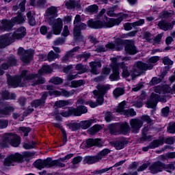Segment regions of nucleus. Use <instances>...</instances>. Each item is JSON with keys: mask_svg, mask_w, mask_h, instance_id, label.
Returning a JSON list of instances; mask_svg holds the SVG:
<instances>
[{"mask_svg": "<svg viewBox=\"0 0 175 175\" xmlns=\"http://www.w3.org/2000/svg\"><path fill=\"white\" fill-rule=\"evenodd\" d=\"M99 129H100V126L99 124H96L91 129V131L93 133H96Z\"/></svg>", "mask_w": 175, "mask_h": 175, "instance_id": "bf43d9fd", "label": "nucleus"}, {"mask_svg": "<svg viewBox=\"0 0 175 175\" xmlns=\"http://www.w3.org/2000/svg\"><path fill=\"white\" fill-rule=\"evenodd\" d=\"M174 16V12L173 11L165 12L163 13V18H166L167 17H172Z\"/></svg>", "mask_w": 175, "mask_h": 175, "instance_id": "8fccbe9b", "label": "nucleus"}, {"mask_svg": "<svg viewBox=\"0 0 175 175\" xmlns=\"http://www.w3.org/2000/svg\"><path fill=\"white\" fill-rule=\"evenodd\" d=\"M163 169H165L168 173H172L174 170L175 166L173 164L164 165L161 162H157L150 167V170L153 174L159 173V172H162Z\"/></svg>", "mask_w": 175, "mask_h": 175, "instance_id": "9d476101", "label": "nucleus"}, {"mask_svg": "<svg viewBox=\"0 0 175 175\" xmlns=\"http://www.w3.org/2000/svg\"><path fill=\"white\" fill-rule=\"evenodd\" d=\"M65 3L68 9H73L75 8H78V9H80V8H81L80 3L74 0H68L66 1Z\"/></svg>", "mask_w": 175, "mask_h": 175, "instance_id": "bb28decb", "label": "nucleus"}, {"mask_svg": "<svg viewBox=\"0 0 175 175\" xmlns=\"http://www.w3.org/2000/svg\"><path fill=\"white\" fill-rule=\"evenodd\" d=\"M83 105H85V102L81 98L77 102V109H72L71 111L73 112L74 116H80L81 114H84L88 111L87 107H83Z\"/></svg>", "mask_w": 175, "mask_h": 175, "instance_id": "dca6fc26", "label": "nucleus"}, {"mask_svg": "<svg viewBox=\"0 0 175 175\" xmlns=\"http://www.w3.org/2000/svg\"><path fill=\"white\" fill-rule=\"evenodd\" d=\"M113 73L109 76V80L111 81H117L120 80V68L122 69L123 77H129L131 74L128 72V67L124 64H120L121 61H129V57L122 58L121 57H113L111 59Z\"/></svg>", "mask_w": 175, "mask_h": 175, "instance_id": "f257e3e1", "label": "nucleus"}, {"mask_svg": "<svg viewBox=\"0 0 175 175\" xmlns=\"http://www.w3.org/2000/svg\"><path fill=\"white\" fill-rule=\"evenodd\" d=\"M126 103L125 101H122L120 103L118 106L116 107V113H119L120 114H123L126 117H133L136 115V111L133 109H126L125 106Z\"/></svg>", "mask_w": 175, "mask_h": 175, "instance_id": "ddd939ff", "label": "nucleus"}, {"mask_svg": "<svg viewBox=\"0 0 175 175\" xmlns=\"http://www.w3.org/2000/svg\"><path fill=\"white\" fill-rule=\"evenodd\" d=\"M96 88L97 90H94L93 94L97 98V103L92 101L85 103V105H89V106L92 108L100 106V105L103 103V95H105V94H106V92H107V91L111 88V86L110 85H98Z\"/></svg>", "mask_w": 175, "mask_h": 175, "instance_id": "0eeeda50", "label": "nucleus"}, {"mask_svg": "<svg viewBox=\"0 0 175 175\" xmlns=\"http://www.w3.org/2000/svg\"><path fill=\"white\" fill-rule=\"evenodd\" d=\"M51 83H53V84H61V83H62V79L59 77H53L52 79H51L50 80Z\"/></svg>", "mask_w": 175, "mask_h": 175, "instance_id": "a19ab883", "label": "nucleus"}, {"mask_svg": "<svg viewBox=\"0 0 175 175\" xmlns=\"http://www.w3.org/2000/svg\"><path fill=\"white\" fill-rule=\"evenodd\" d=\"M121 95H124V90L122 88H116L113 90V96L115 98H118V96H121Z\"/></svg>", "mask_w": 175, "mask_h": 175, "instance_id": "4c0bfd02", "label": "nucleus"}, {"mask_svg": "<svg viewBox=\"0 0 175 175\" xmlns=\"http://www.w3.org/2000/svg\"><path fill=\"white\" fill-rule=\"evenodd\" d=\"M161 113H162V116H163V117H167V116L169 114V107H166L163 108L161 110Z\"/></svg>", "mask_w": 175, "mask_h": 175, "instance_id": "864d4df0", "label": "nucleus"}, {"mask_svg": "<svg viewBox=\"0 0 175 175\" xmlns=\"http://www.w3.org/2000/svg\"><path fill=\"white\" fill-rule=\"evenodd\" d=\"M105 47L106 49L103 46H100L96 50L98 53H105L106 50H116L117 51H120V50L122 49V42L121 41V39L117 38L115 44L109 42L106 44Z\"/></svg>", "mask_w": 175, "mask_h": 175, "instance_id": "f8f14e48", "label": "nucleus"}, {"mask_svg": "<svg viewBox=\"0 0 175 175\" xmlns=\"http://www.w3.org/2000/svg\"><path fill=\"white\" fill-rule=\"evenodd\" d=\"M109 126L111 135H125L129 131V125L127 123L110 124Z\"/></svg>", "mask_w": 175, "mask_h": 175, "instance_id": "9b49d317", "label": "nucleus"}, {"mask_svg": "<svg viewBox=\"0 0 175 175\" xmlns=\"http://www.w3.org/2000/svg\"><path fill=\"white\" fill-rule=\"evenodd\" d=\"M21 138L17 135L9 133V134H5L4 135V141L5 143H9V144H11L12 147H18L20 146V143Z\"/></svg>", "mask_w": 175, "mask_h": 175, "instance_id": "4468645a", "label": "nucleus"}, {"mask_svg": "<svg viewBox=\"0 0 175 175\" xmlns=\"http://www.w3.org/2000/svg\"><path fill=\"white\" fill-rule=\"evenodd\" d=\"M84 84V81L83 80L79 81H72L71 82V86L74 88H77V87H81Z\"/></svg>", "mask_w": 175, "mask_h": 175, "instance_id": "e433bc0d", "label": "nucleus"}, {"mask_svg": "<svg viewBox=\"0 0 175 175\" xmlns=\"http://www.w3.org/2000/svg\"><path fill=\"white\" fill-rule=\"evenodd\" d=\"M70 158H73V154H67L64 158H61L60 159L62 162H65L66 159H70Z\"/></svg>", "mask_w": 175, "mask_h": 175, "instance_id": "69168bd1", "label": "nucleus"}, {"mask_svg": "<svg viewBox=\"0 0 175 175\" xmlns=\"http://www.w3.org/2000/svg\"><path fill=\"white\" fill-rule=\"evenodd\" d=\"M14 109L12 107H8L5 108V111H0V117H3V116H8L10 111H13Z\"/></svg>", "mask_w": 175, "mask_h": 175, "instance_id": "58836bf2", "label": "nucleus"}, {"mask_svg": "<svg viewBox=\"0 0 175 175\" xmlns=\"http://www.w3.org/2000/svg\"><path fill=\"white\" fill-rule=\"evenodd\" d=\"M142 120L146 121V122H148V124H150V122H151V118H150V116L146 115L142 117Z\"/></svg>", "mask_w": 175, "mask_h": 175, "instance_id": "680f3d73", "label": "nucleus"}, {"mask_svg": "<svg viewBox=\"0 0 175 175\" xmlns=\"http://www.w3.org/2000/svg\"><path fill=\"white\" fill-rule=\"evenodd\" d=\"M8 126V121L0 120V129H3Z\"/></svg>", "mask_w": 175, "mask_h": 175, "instance_id": "0e129e2a", "label": "nucleus"}, {"mask_svg": "<svg viewBox=\"0 0 175 175\" xmlns=\"http://www.w3.org/2000/svg\"><path fill=\"white\" fill-rule=\"evenodd\" d=\"M19 133L24 135V136H28V133L31 132L29 127H20L18 130Z\"/></svg>", "mask_w": 175, "mask_h": 175, "instance_id": "f704fd0d", "label": "nucleus"}, {"mask_svg": "<svg viewBox=\"0 0 175 175\" xmlns=\"http://www.w3.org/2000/svg\"><path fill=\"white\" fill-rule=\"evenodd\" d=\"M159 61V56H152L148 59V64H144L142 62H137L134 64V66L132 70V72L131 76L132 79L140 76V73H142V70H150L154 68V65L152 64H156Z\"/></svg>", "mask_w": 175, "mask_h": 175, "instance_id": "423d86ee", "label": "nucleus"}, {"mask_svg": "<svg viewBox=\"0 0 175 175\" xmlns=\"http://www.w3.org/2000/svg\"><path fill=\"white\" fill-rule=\"evenodd\" d=\"M87 146L88 147H92L93 146H96L97 147H102L103 143L100 139H90L86 142Z\"/></svg>", "mask_w": 175, "mask_h": 175, "instance_id": "b1692460", "label": "nucleus"}, {"mask_svg": "<svg viewBox=\"0 0 175 175\" xmlns=\"http://www.w3.org/2000/svg\"><path fill=\"white\" fill-rule=\"evenodd\" d=\"M46 98H47V93L45 92L42 94L41 99L34 100L31 104V106L33 107H39V106H43L45 103Z\"/></svg>", "mask_w": 175, "mask_h": 175, "instance_id": "4be33fe9", "label": "nucleus"}, {"mask_svg": "<svg viewBox=\"0 0 175 175\" xmlns=\"http://www.w3.org/2000/svg\"><path fill=\"white\" fill-rule=\"evenodd\" d=\"M27 73V71L24 70L22 72L20 77H16L14 78L8 77V83L9 85L14 87V88L17 87H24V85L21 83V81H27V80H32V79H34L35 81L37 80V81L33 83L32 85H38V84H43L44 83V79L38 78V75L28 76Z\"/></svg>", "mask_w": 175, "mask_h": 175, "instance_id": "f03ea898", "label": "nucleus"}, {"mask_svg": "<svg viewBox=\"0 0 175 175\" xmlns=\"http://www.w3.org/2000/svg\"><path fill=\"white\" fill-rule=\"evenodd\" d=\"M162 39V34H159L155 39L154 40V44H157V43H160Z\"/></svg>", "mask_w": 175, "mask_h": 175, "instance_id": "052dcab7", "label": "nucleus"}, {"mask_svg": "<svg viewBox=\"0 0 175 175\" xmlns=\"http://www.w3.org/2000/svg\"><path fill=\"white\" fill-rule=\"evenodd\" d=\"M53 70L49 66H44L42 68L39 70L38 75L42 76V75H46V73H51Z\"/></svg>", "mask_w": 175, "mask_h": 175, "instance_id": "c756f323", "label": "nucleus"}, {"mask_svg": "<svg viewBox=\"0 0 175 175\" xmlns=\"http://www.w3.org/2000/svg\"><path fill=\"white\" fill-rule=\"evenodd\" d=\"M57 8L51 7L47 9L45 14L46 21L49 23V25L52 26V31L54 35H59L61 31H62V19L57 18L54 20L55 17H57Z\"/></svg>", "mask_w": 175, "mask_h": 175, "instance_id": "7ed1b4c3", "label": "nucleus"}, {"mask_svg": "<svg viewBox=\"0 0 175 175\" xmlns=\"http://www.w3.org/2000/svg\"><path fill=\"white\" fill-rule=\"evenodd\" d=\"M81 161H83V158L81 157H77L72 159V165H77V163H80Z\"/></svg>", "mask_w": 175, "mask_h": 175, "instance_id": "09e8293b", "label": "nucleus"}, {"mask_svg": "<svg viewBox=\"0 0 175 175\" xmlns=\"http://www.w3.org/2000/svg\"><path fill=\"white\" fill-rule=\"evenodd\" d=\"M161 81H162V80L161 79V78L154 77V78H152V79L151 80L150 84V85H155V84H159V83H160Z\"/></svg>", "mask_w": 175, "mask_h": 175, "instance_id": "49530a36", "label": "nucleus"}, {"mask_svg": "<svg viewBox=\"0 0 175 175\" xmlns=\"http://www.w3.org/2000/svg\"><path fill=\"white\" fill-rule=\"evenodd\" d=\"M90 65L92 73H93V75H98V68H102V64H100V62H92L90 63Z\"/></svg>", "mask_w": 175, "mask_h": 175, "instance_id": "393cba45", "label": "nucleus"}, {"mask_svg": "<svg viewBox=\"0 0 175 175\" xmlns=\"http://www.w3.org/2000/svg\"><path fill=\"white\" fill-rule=\"evenodd\" d=\"M2 96H3L4 99H13V98L9 97V92L8 91H5V92H3Z\"/></svg>", "mask_w": 175, "mask_h": 175, "instance_id": "338daca9", "label": "nucleus"}, {"mask_svg": "<svg viewBox=\"0 0 175 175\" xmlns=\"http://www.w3.org/2000/svg\"><path fill=\"white\" fill-rule=\"evenodd\" d=\"M143 24H144V19H141L133 23H126L124 25V27L125 31H131L133 27H139L140 25H143Z\"/></svg>", "mask_w": 175, "mask_h": 175, "instance_id": "412c9836", "label": "nucleus"}, {"mask_svg": "<svg viewBox=\"0 0 175 175\" xmlns=\"http://www.w3.org/2000/svg\"><path fill=\"white\" fill-rule=\"evenodd\" d=\"M81 21V18L80 17V15H77L75 16V21H74V36H79L80 35V30H78L77 29L79 28V25L81 23L80 22Z\"/></svg>", "mask_w": 175, "mask_h": 175, "instance_id": "5701e85b", "label": "nucleus"}, {"mask_svg": "<svg viewBox=\"0 0 175 175\" xmlns=\"http://www.w3.org/2000/svg\"><path fill=\"white\" fill-rule=\"evenodd\" d=\"M130 125L131 126V131L134 133H137L140 131V128L143 126V121L139 119H132L130 122Z\"/></svg>", "mask_w": 175, "mask_h": 175, "instance_id": "a211bd4d", "label": "nucleus"}, {"mask_svg": "<svg viewBox=\"0 0 175 175\" xmlns=\"http://www.w3.org/2000/svg\"><path fill=\"white\" fill-rule=\"evenodd\" d=\"M102 157H90L87 156L85 157L83 162L84 163H88L89 165H92V163H95V162H98V161H100Z\"/></svg>", "mask_w": 175, "mask_h": 175, "instance_id": "a878e982", "label": "nucleus"}, {"mask_svg": "<svg viewBox=\"0 0 175 175\" xmlns=\"http://www.w3.org/2000/svg\"><path fill=\"white\" fill-rule=\"evenodd\" d=\"M93 122H94V120H84V121H81L79 123V125L82 128V129H88V128H90V126L92 125Z\"/></svg>", "mask_w": 175, "mask_h": 175, "instance_id": "cd10ccee", "label": "nucleus"}, {"mask_svg": "<svg viewBox=\"0 0 175 175\" xmlns=\"http://www.w3.org/2000/svg\"><path fill=\"white\" fill-rule=\"evenodd\" d=\"M61 159H58V160H55V166H58L59 167H65V164L62 163H61Z\"/></svg>", "mask_w": 175, "mask_h": 175, "instance_id": "5fc2aeb1", "label": "nucleus"}, {"mask_svg": "<svg viewBox=\"0 0 175 175\" xmlns=\"http://www.w3.org/2000/svg\"><path fill=\"white\" fill-rule=\"evenodd\" d=\"M72 102H70L69 100H59L56 101L55 105L57 106V107H65V106H68V105H70Z\"/></svg>", "mask_w": 175, "mask_h": 175, "instance_id": "2f4dec72", "label": "nucleus"}, {"mask_svg": "<svg viewBox=\"0 0 175 175\" xmlns=\"http://www.w3.org/2000/svg\"><path fill=\"white\" fill-rule=\"evenodd\" d=\"M36 163H39L38 165V169H43L44 167H51L55 166V160L52 161L51 159H47L43 162L40 163L36 161Z\"/></svg>", "mask_w": 175, "mask_h": 175, "instance_id": "6ab92c4d", "label": "nucleus"}, {"mask_svg": "<svg viewBox=\"0 0 175 175\" xmlns=\"http://www.w3.org/2000/svg\"><path fill=\"white\" fill-rule=\"evenodd\" d=\"M49 29L46 26H42L40 29V33L42 35H46Z\"/></svg>", "mask_w": 175, "mask_h": 175, "instance_id": "13d9d810", "label": "nucleus"}, {"mask_svg": "<svg viewBox=\"0 0 175 175\" xmlns=\"http://www.w3.org/2000/svg\"><path fill=\"white\" fill-rule=\"evenodd\" d=\"M162 144H163V139L154 140L150 144V148H157V147H159V146H162Z\"/></svg>", "mask_w": 175, "mask_h": 175, "instance_id": "7c9ffc66", "label": "nucleus"}, {"mask_svg": "<svg viewBox=\"0 0 175 175\" xmlns=\"http://www.w3.org/2000/svg\"><path fill=\"white\" fill-rule=\"evenodd\" d=\"M125 51L128 53V54H136L137 51H136V47L133 44H128L125 47Z\"/></svg>", "mask_w": 175, "mask_h": 175, "instance_id": "c85d7f7f", "label": "nucleus"}, {"mask_svg": "<svg viewBox=\"0 0 175 175\" xmlns=\"http://www.w3.org/2000/svg\"><path fill=\"white\" fill-rule=\"evenodd\" d=\"M88 12L90 13H94L98 11V5H92L88 7L87 8Z\"/></svg>", "mask_w": 175, "mask_h": 175, "instance_id": "ea45409f", "label": "nucleus"}, {"mask_svg": "<svg viewBox=\"0 0 175 175\" xmlns=\"http://www.w3.org/2000/svg\"><path fill=\"white\" fill-rule=\"evenodd\" d=\"M143 87V83H139L136 85L134 88H133V91H135V92L139 91Z\"/></svg>", "mask_w": 175, "mask_h": 175, "instance_id": "774afa93", "label": "nucleus"}, {"mask_svg": "<svg viewBox=\"0 0 175 175\" xmlns=\"http://www.w3.org/2000/svg\"><path fill=\"white\" fill-rule=\"evenodd\" d=\"M47 90H49V94L51 96L55 95V96H66V98H69V96H72L75 94V91L72 90L71 92H68L66 90H61L60 92L53 90V86L48 85Z\"/></svg>", "mask_w": 175, "mask_h": 175, "instance_id": "f3484780", "label": "nucleus"}, {"mask_svg": "<svg viewBox=\"0 0 175 175\" xmlns=\"http://www.w3.org/2000/svg\"><path fill=\"white\" fill-rule=\"evenodd\" d=\"M27 18L29 20V25H35L36 24V21H35V18H33V16H32V14L31 12H28L27 14Z\"/></svg>", "mask_w": 175, "mask_h": 175, "instance_id": "c9c22d12", "label": "nucleus"}, {"mask_svg": "<svg viewBox=\"0 0 175 175\" xmlns=\"http://www.w3.org/2000/svg\"><path fill=\"white\" fill-rule=\"evenodd\" d=\"M173 25H175V21H172L171 23L161 21L158 23V27L160 29H163V31H169V29H173Z\"/></svg>", "mask_w": 175, "mask_h": 175, "instance_id": "aec40b11", "label": "nucleus"}, {"mask_svg": "<svg viewBox=\"0 0 175 175\" xmlns=\"http://www.w3.org/2000/svg\"><path fill=\"white\" fill-rule=\"evenodd\" d=\"M163 62L164 65H172L173 64V61H172L168 57H164Z\"/></svg>", "mask_w": 175, "mask_h": 175, "instance_id": "6e6d98bb", "label": "nucleus"}, {"mask_svg": "<svg viewBox=\"0 0 175 175\" xmlns=\"http://www.w3.org/2000/svg\"><path fill=\"white\" fill-rule=\"evenodd\" d=\"M72 109H74V108H70L68 111H62V113H60L61 116H62V117H69V116H71V114H73V112L72 111Z\"/></svg>", "mask_w": 175, "mask_h": 175, "instance_id": "79ce46f5", "label": "nucleus"}, {"mask_svg": "<svg viewBox=\"0 0 175 175\" xmlns=\"http://www.w3.org/2000/svg\"><path fill=\"white\" fill-rule=\"evenodd\" d=\"M136 35V31H131L126 34H124L123 38H132Z\"/></svg>", "mask_w": 175, "mask_h": 175, "instance_id": "e2e57ef3", "label": "nucleus"}, {"mask_svg": "<svg viewBox=\"0 0 175 175\" xmlns=\"http://www.w3.org/2000/svg\"><path fill=\"white\" fill-rule=\"evenodd\" d=\"M23 147L26 150H31V148H33V147H35V143H33L32 144L29 143L24 144Z\"/></svg>", "mask_w": 175, "mask_h": 175, "instance_id": "603ef678", "label": "nucleus"}, {"mask_svg": "<svg viewBox=\"0 0 175 175\" xmlns=\"http://www.w3.org/2000/svg\"><path fill=\"white\" fill-rule=\"evenodd\" d=\"M77 70H80L79 73H85L87 72V70L84 68V66L81 64H78L76 66Z\"/></svg>", "mask_w": 175, "mask_h": 175, "instance_id": "de8ad7c7", "label": "nucleus"}, {"mask_svg": "<svg viewBox=\"0 0 175 175\" xmlns=\"http://www.w3.org/2000/svg\"><path fill=\"white\" fill-rule=\"evenodd\" d=\"M27 35V29L24 27H21L16 29L13 33H7L0 37V47H6L9 46L12 42H14L15 39L19 40L23 39Z\"/></svg>", "mask_w": 175, "mask_h": 175, "instance_id": "39448f33", "label": "nucleus"}, {"mask_svg": "<svg viewBox=\"0 0 175 175\" xmlns=\"http://www.w3.org/2000/svg\"><path fill=\"white\" fill-rule=\"evenodd\" d=\"M33 157V153L30 152H25L23 155L18 153L10 154L4 160L5 166H14L16 162H21L24 158H31Z\"/></svg>", "mask_w": 175, "mask_h": 175, "instance_id": "6e6552de", "label": "nucleus"}, {"mask_svg": "<svg viewBox=\"0 0 175 175\" xmlns=\"http://www.w3.org/2000/svg\"><path fill=\"white\" fill-rule=\"evenodd\" d=\"M167 132L169 133H175V122L170 124L167 128Z\"/></svg>", "mask_w": 175, "mask_h": 175, "instance_id": "c03bdc74", "label": "nucleus"}, {"mask_svg": "<svg viewBox=\"0 0 175 175\" xmlns=\"http://www.w3.org/2000/svg\"><path fill=\"white\" fill-rule=\"evenodd\" d=\"M126 14H122V16L114 19V18H106V22H102L100 21H94L91 19L88 21V25L90 28H94V29H99L100 28H112L114 25H120L121 21L124 18H126Z\"/></svg>", "mask_w": 175, "mask_h": 175, "instance_id": "20e7f679", "label": "nucleus"}, {"mask_svg": "<svg viewBox=\"0 0 175 175\" xmlns=\"http://www.w3.org/2000/svg\"><path fill=\"white\" fill-rule=\"evenodd\" d=\"M69 28L68 27L67 25L64 26V30H63V32H62V36H68L69 35Z\"/></svg>", "mask_w": 175, "mask_h": 175, "instance_id": "4d7b16f0", "label": "nucleus"}, {"mask_svg": "<svg viewBox=\"0 0 175 175\" xmlns=\"http://www.w3.org/2000/svg\"><path fill=\"white\" fill-rule=\"evenodd\" d=\"M110 152V150L109 149H104L103 150L100 154L97 156L98 158H101V159L105 157V155H107Z\"/></svg>", "mask_w": 175, "mask_h": 175, "instance_id": "a18cd8bd", "label": "nucleus"}, {"mask_svg": "<svg viewBox=\"0 0 175 175\" xmlns=\"http://www.w3.org/2000/svg\"><path fill=\"white\" fill-rule=\"evenodd\" d=\"M87 28V25H85V23H79L78 25V28L77 29V32H78V31H79V35L77 36V37L80 36V33H81V31L82 29H85Z\"/></svg>", "mask_w": 175, "mask_h": 175, "instance_id": "37998d69", "label": "nucleus"}, {"mask_svg": "<svg viewBox=\"0 0 175 175\" xmlns=\"http://www.w3.org/2000/svg\"><path fill=\"white\" fill-rule=\"evenodd\" d=\"M59 57V55L55 54L53 51H51L48 54V61H49V62H51V61H54V59Z\"/></svg>", "mask_w": 175, "mask_h": 175, "instance_id": "72a5a7b5", "label": "nucleus"}, {"mask_svg": "<svg viewBox=\"0 0 175 175\" xmlns=\"http://www.w3.org/2000/svg\"><path fill=\"white\" fill-rule=\"evenodd\" d=\"M144 39H146V40H148V42H151V38H152V36L148 32H145L144 33Z\"/></svg>", "mask_w": 175, "mask_h": 175, "instance_id": "3c124183", "label": "nucleus"}, {"mask_svg": "<svg viewBox=\"0 0 175 175\" xmlns=\"http://www.w3.org/2000/svg\"><path fill=\"white\" fill-rule=\"evenodd\" d=\"M18 55L21 57V61L25 64H28L31 59H32V57L33 56V51L29 50L25 51L23 48H19L18 50Z\"/></svg>", "mask_w": 175, "mask_h": 175, "instance_id": "2eb2a0df", "label": "nucleus"}, {"mask_svg": "<svg viewBox=\"0 0 175 175\" xmlns=\"http://www.w3.org/2000/svg\"><path fill=\"white\" fill-rule=\"evenodd\" d=\"M114 147L116 148V150H122V148L125 147V142L124 139L116 142L114 143Z\"/></svg>", "mask_w": 175, "mask_h": 175, "instance_id": "473e14b6", "label": "nucleus"}, {"mask_svg": "<svg viewBox=\"0 0 175 175\" xmlns=\"http://www.w3.org/2000/svg\"><path fill=\"white\" fill-rule=\"evenodd\" d=\"M25 21V16L23 15H19L17 17L14 18L11 21L8 20H3L1 21V26L0 29L3 31H10L13 28L14 24H21Z\"/></svg>", "mask_w": 175, "mask_h": 175, "instance_id": "1a4fd4ad", "label": "nucleus"}]
</instances>
